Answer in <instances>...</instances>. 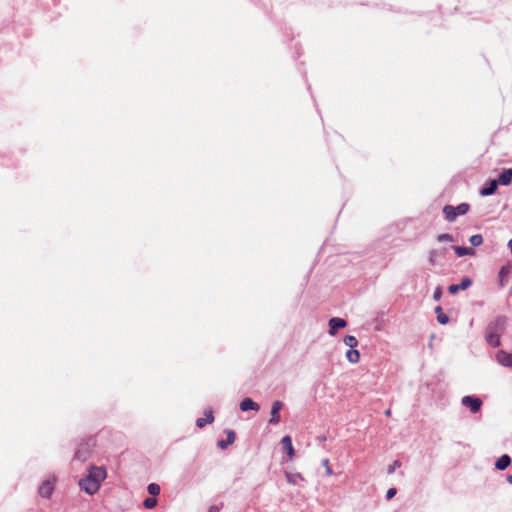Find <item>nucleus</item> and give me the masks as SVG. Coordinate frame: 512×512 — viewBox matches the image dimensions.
Returning <instances> with one entry per match:
<instances>
[{
  "label": "nucleus",
  "instance_id": "f3484780",
  "mask_svg": "<svg viewBox=\"0 0 512 512\" xmlns=\"http://www.w3.org/2000/svg\"><path fill=\"white\" fill-rule=\"evenodd\" d=\"M512 181V169L504 170L497 180L498 183L502 185H509Z\"/></svg>",
  "mask_w": 512,
  "mask_h": 512
},
{
  "label": "nucleus",
  "instance_id": "4468645a",
  "mask_svg": "<svg viewBox=\"0 0 512 512\" xmlns=\"http://www.w3.org/2000/svg\"><path fill=\"white\" fill-rule=\"evenodd\" d=\"M205 416L203 418H198L196 421V425L199 428H203L206 424H210L214 421V416L211 410H208L204 414Z\"/></svg>",
  "mask_w": 512,
  "mask_h": 512
},
{
  "label": "nucleus",
  "instance_id": "5701e85b",
  "mask_svg": "<svg viewBox=\"0 0 512 512\" xmlns=\"http://www.w3.org/2000/svg\"><path fill=\"white\" fill-rule=\"evenodd\" d=\"M149 494L157 496L160 493V486L156 483H150L147 487Z\"/></svg>",
  "mask_w": 512,
  "mask_h": 512
},
{
  "label": "nucleus",
  "instance_id": "1a4fd4ad",
  "mask_svg": "<svg viewBox=\"0 0 512 512\" xmlns=\"http://www.w3.org/2000/svg\"><path fill=\"white\" fill-rule=\"evenodd\" d=\"M347 323L344 319L334 317L329 320V333L335 335L340 328L346 327Z\"/></svg>",
  "mask_w": 512,
  "mask_h": 512
},
{
  "label": "nucleus",
  "instance_id": "a878e982",
  "mask_svg": "<svg viewBox=\"0 0 512 512\" xmlns=\"http://www.w3.org/2000/svg\"><path fill=\"white\" fill-rule=\"evenodd\" d=\"M399 467H401V462L398 460H395L391 465H389L388 473L392 474Z\"/></svg>",
  "mask_w": 512,
  "mask_h": 512
},
{
  "label": "nucleus",
  "instance_id": "f03ea898",
  "mask_svg": "<svg viewBox=\"0 0 512 512\" xmlns=\"http://www.w3.org/2000/svg\"><path fill=\"white\" fill-rule=\"evenodd\" d=\"M506 319L504 317H497L487 327L486 340L494 347L500 344V335L504 331Z\"/></svg>",
  "mask_w": 512,
  "mask_h": 512
},
{
  "label": "nucleus",
  "instance_id": "39448f33",
  "mask_svg": "<svg viewBox=\"0 0 512 512\" xmlns=\"http://www.w3.org/2000/svg\"><path fill=\"white\" fill-rule=\"evenodd\" d=\"M91 451H92V446L90 445V443L82 442L79 444V446L75 452V458L84 462L90 457Z\"/></svg>",
  "mask_w": 512,
  "mask_h": 512
},
{
  "label": "nucleus",
  "instance_id": "ddd939ff",
  "mask_svg": "<svg viewBox=\"0 0 512 512\" xmlns=\"http://www.w3.org/2000/svg\"><path fill=\"white\" fill-rule=\"evenodd\" d=\"M236 439V434L232 430L227 431V439L218 441V447L220 449H226L229 445L233 444Z\"/></svg>",
  "mask_w": 512,
  "mask_h": 512
},
{
  "label": "nucleus",
  "instance_id": "f8f14e48",
  "mask_svg": "<svg viewBox=\"0 0 512 512\" xmlns=\"http://www.w3.org/2000/svg\"><path fill=\"white\" fill-rule=\"evenodd\" d=\"M497 360L500 364L504 366L512 367V354L510 353H507L505 351H499L497 353Z\"/></svg>",
  "mask_w": 512,
  "mask_h": 512
},
{
  "label": "nucleus",
  "instance_id": "c756f323",
  "mask_svg": "<svg viewBox=\"0 0 512 512\" xmlns=\"http://www.w3.org/2000/svg\"><path fill=\"white\" fill-rule=\"evenodd\" d=\"M509 271H510L509 267H502L499 272L500 277H504L505 275H507L509 273Z\"/></svg>",
  "mask_w": 512,
  "mask_h": 512
},
{
  "label": "nucleus",
  "instance_id": "9b49d317",
  "mask_svg": "<svg viewBox=\"0 0 512 512\" xmlns=\"http://www.w3.org/2000/svg\"><path fill=\"white\" fill-rule=\"evenodd\" d=\"M240 409L241 411L243 412H246V411H249V410H254V411H258L260 409L259 405L253 401L251 398H245L242 400V402L240 403Z\"/></svg>",
  "mask_w": 512,
  "mask_h": 512
},
{
  "label": "nucleus",
  "instance_id": "423d86ee",
  "mask_svg": "<svg viewBox=\"0 0 512 512\" xmlns=\"http://www.w3.org/2000/svg\"><path fill=\"white\" fill-rule=\"evenodd\" d=\"M462 404L463 406L469 408L472 413H476L480 410L482 401L481 399L474 396H465L462 398Z\"/></svg>",
  "mask_w": 512,
  "mask_h": 512
},
{
  "label": "nucleus",
  "instance_id": "412c9836",
  "mask_svg": "<svg viewBox=\"0 0 512 512\" xmlns=\"http://www.w3.org/2000/svg\"><path fill=\"white\" fill-rule=\"evenodd\" d=\"M344 343L346 346H348L352 349L358 345V340L356 339V337H354L352 335H347L344 338Z\"/></svg>",
  "mask_w": 512,
  "mask_h": 512
},
{
  "label": "nucleus",
  "instance_id": "72a5a7b5",
  "mask_svg": "<svg viewBox=\"0 0 512 512\" xmlns=\"http://www.w3.org/2000/svg\"><path fill=\"white\" fill-rule=\"evenodd\" d=\"M385 415H386V416H390V415H391V410H390V409H387V410L385 411Z\"/></svg>",
  "mask_w": 512,
  "mask_h": 512
},
{
  "label": "nucleus",
  "instance_id": "a211bd4d",
  "mask_svg": "<svg viewBox=\"0 0 512 512\" xmlns=\"http://www.w3.org/2000/svg\"><path fill=\"white\" fill-rule=\"evenodd\" d=\"M453 249L458 257H462V256H466V255H469V256L475 255V251L472 248L462 247V246H454Z\"/></svg>",
  "mask_w": 512,
  "mask_h": 512
},
{
  "label": "nucleus",
  "instance_id": "6ab92c4d",
  "mask_svg": "<svg viewBox=\"0 0 512 512\" xmlns=\"http://www.w3.org/2000/svg\"><path fill=\"white\" fill-rule=\"evenodd\" d=\"M346 358L351 363H354V364L358 363L359 360H360V353H359L358 350L352 348V349L347 351Z\"/></svg>",
  "mask_w": 512,
  "mask_h": 512
},
{
  "label": "nucleus",
  "instance_id": "20e7f679",
  "mask_svg": "<svg viewBox=\"0 0 512 512\" xmlns=\"http://www.w3.org/2000/svg\"><path fill=\"white\" fill-rule=\"evenodd\" d=\"M56 478L55 477H49L45 481L42 482V484L39 487V494L43 498H50L54 491Z\"/></svg>",
  "mask_w": 512,
  "mask_h": 512
},
{
  "label": "nucleus",
  "instance_id": "aec40b11",
  "mask_svg": "<svg viewBox=\"0 0 512 512\" xmlns=\"http://www.w3.org/2000/svg\"><path fill=\"white\" fill-rule=\"evenodd\" d=\"M435 313L437 314V321L442 324V325H445L449 322V317L443 313V310H442V307L441 306H437L435 308Z\"/></svg>",
  "mask_w": 512,
  "mask_h": 512
},
{
  "label": "nucleus",
  "instance_id": "cd10ccee",
  "mask_svg": "<svg viewBox=\"0 0 512 512\" xmlns=\"http://www.w3.org/2000/svg\"><path fill=\"white\" fill-rule=\"evenodd\" d=\"M396 489L395 488H390L388 489L387 493H386V498L388 500L392 499L395 495H396Z\"/></svg>",
  "mask_w": 512,
  "mask_h": 512
},
{
  "label": "nucleus",
  "instance_id": "c85d7f7f",
  "mask_svg": "<svg viewBox=\"0 0 512 512\" xmlns=\"http://www.w3.org/2000/svg\"><path fill=\"white\" fill-rule=\"evenodd\" d=\"M323 465L325 466V469H326V472L328 475H332L333 471L329 465V460L328 459H325L323 460Z\"/></svg>",
  "mask_w": 512,
  "mask_h": 512
},
{
  "label": "nucleus",
  "instance_id": "2eb2a0df",
  "mask_svg": "<svg viewBox=\"0 0 512 512\" xmlns=\"http://www.w3.org/2000/svg\"><path fill=\"white\" fill-rule=\"evenodd\" d=\"M497 186H498V182L497 180H491L487 186L483 187L481 190H480V194L482 196H489V195H492L496 189H497Z\"/></svg>",
  "mask_w": 512,
  "mask_h": 512
},
{
  "label": "nucleus",
  "instance_id": "7c9ffc66",
  "mask_svg": "<svg viewBox=\"0 0 512 512\" xmlns=\"http://www.w3.org/2000/svg\"><path fill=\"white\" fill-rule=\"evenodd\" d=\"M441 294H442V292H441L440 288H438V289L434 292V299H435V300H439V299H440V297H441Z\"/></svg>",
  "mask_w": 512,
  "mask_h": 512
},
{
  "label": "nucleus",
  "instance_id": "9d476101",
  "mask_svg": "<svg viewBox=\"0 0 512 512\" xmlns=\"http://www.w3.org/2000/svg\"><path fill=\"white\" fill-rule=\"evenodd\" d=\"M281 444L286 450L289 459L291 460L295 455L291 437L289 435L284 436L281 440Z\"/></svg>",
  "mask_w": 512,
  "mask_h": 512
},
{
  "label": "nucleus",
  "instance_id": "b1692460",
  "mask_svg": "<svg viewBox=\"0 0 512 512\" xmlns=\"http://www.w3.org/2000/svg\"><path fill=\"white\" fill-rule=\"evenodd\" d=\"M143 505L147 509H152L157 505V499L155 497L146 498L143 502Z\"/></svg>",
  "mask_w": 512,
  "mask_h": 512
},
{
  "label": "nucleus",
  "instance_id": "f257e3e1",
  "mask_svg": "<svg viewBox=\"0 0 512 512\" xmlns=\"http://www.w3.org/2000/svg\"><path fill=\"white\" fill-rule=\"evenodd\" d=\"M106 470L103 467L92 466L89 470V474L82 480H80V487L88 494H95L101 485V482L106 478Z\"/></svg>",
  "mask_w": 512,
  "mask_h": 512
},
{
  "label": "nucleus",
  "instance_id": "393cba45",
  "mask_svg": "<svg viewBox=\"0 0 512 512\" xmlns=\"http://www.w3.org/2000/svg\"><path fill=\"white\" fill-rule=\"evenodd\" d=\"M437 240L439 242H452L453 241V237L451 234H448V233H444V234H440L437 236Z\"/></svg>",
  "mask_w": 512,
  "mask_h": 512
},
{
  "label": "nucleus",
  "instance_id": "f704fd0d",
  "mask_svg": "<svg viewBox=\"0 0 512 512\" xmlns=\"http://www.w3.org/2000/svg\"><path fill=\"white\" fill-rule=\"evenodd\" d=\"M508 245H509V247L511 249V253H512V239L509 241Z\"/></svg>",
  "mask_w": 512,
  "mask_h": 512
},
{
  "label": "nucleus",
  "instance_id": "6e6552de",
  "mask_svg": "<svg viewBox=\"0 0 512 512\" xmlns=\"http://www.w3.org/2000/svg\"><path fill=\"white\" fill-rule=\"evenodd\" d=\"M472 285V280L469 277H464L460 284H452L449 286L448 291L450 294H456L460 290H465Z\"/></svg>",
  "mask_w": 512,
  "mask_h": 512
},
{
  "label": "nucleus",
  "instance_id": "4be33fe9",
  "mask_svg": "<svg viewBox=\"0 0 512 512\" xmlns=\"http://www.w3.org/2000/svg\"><path fill=\"white\" fill-rule=\"evenodd\" d=\"M469 242L472 246H480L483 243V237L480 234L472 235L469 239Z\"/></svg>",
  "mask_w": 512,
  "mask_h": 512
},
{
  "label": "nucleus",
  "instance_id": "0eeeda50",
  "mask_svg": "<svg viewBox=\"0 0 512 512\" xmlns=\"http://www.w3.org/2000/svg\"><path fill=\"white\" fill-rule=\"evenodd\" d=\"M282 407H283V403L281 401L273 402L272 408H271V413H270L271 417L269 419L270 424L276 425L279 423V421H280L279 412L282 409Z\"/></svg>",
  "mask_w": 512,
  "mask_h": 512
},
{
  "label": "nucleus",
  "instance_id": "dca6fc26",
  "mask_svg": "<svg viewBox=\"0 0 512 512\" xmlns=\"http://www.w3.org/2000/svg\"><path fill=\"white\" fill-rule=\"evenodd\" d=\"M511 463V458L509 455H502L495 463V467L498 470H505Z\"/></svg>",
  "mask_w": 512,
  "mask_h": 512
},
{
  "label": "nucleus",
  "instance_id": "7ed1b4c3",
  "mask_svg": "<svg viewBox=\"0 0 512 512\" xmlns=\"http://www.w3.org/2000/svg\"><path fill=\"white\" fill-rule=\"evenodd\" d=\"M469 211V204L461 203L458 206L446 205L443 208V213L445 218L449 222L455 221L456 217L459 215H465Z\"/></svg>",
  "mask_w": 512,
  "mask_h": 512
},
{
  "label": "nucleus",
  "instance_id": "bb28decb",
  "mask_svg": "<svg viewBox=\"0 0 512 512\" xmlns=\"http://www.w3.org/2000/svg\"><path fill=\"white\" fill-rule=\"evenodd\" d=\"M438 255V252L436 250H432L430 253H429V262L434 265L435 264V260H436V257Z\"/></svg>",
  "mask_w": 512,
  "mask_h": 512
},
{
  "label": "nucleus",
  "instance_id": "2f4dec72",
  "mask_svg": "<svg viewBox=\"0 0 512 512\" xmlns=\"http://www.w3.org/2000/svg\"><path fill=\"white\" fill-rule=\"evenodd\" d=\"M209 512H219V509L217 507H210Z\"/></svg>",
  "mask_w": 512,
  "mask_h": 512
},
{
  "label": "nucleus",
  "instance_id": "473e14b6",
  "mask_svg": "<svg viewBox=\"0 0 512 512\" xmlns=\"http://www.w3.org/2000/svg\"><path fill=\"white\" fill-rule=\"evenodd\" d=\"M507 481L508 483L512 484V475L507 476Z\"/></svg>",
  "mask_w": 512,
  "mask_h": 512
}]
</instances>
